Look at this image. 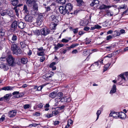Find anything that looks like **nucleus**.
<instances>
[{"instance_id":"obj_1","label":"nucleus","mask_w":128,"mask_h":128,"mask_svg":"<svg viewBox=\"0 0 128 128\" xmlns=\"http://www.w3.org/2000/svg\"><path fill=\"white\" fill-rule=\"evenodd\" d=\"M11 49L14 54H21L22 51L20 48L14 42L11 41Z\"/></svg>"},{"instance_id":"obj_2","label":"nucleus","mask_w":128,"mask_h":128,"mask_svg":"<svg viewBox=\"0 0 128 128\" xmlns=\"http://www.w3.org/2000/svg\"><path fill=\"white\" fill-rule=\"evenodd\" d=\"M58 17L57 16L53 15L51 16L50 17V20L52 22L50 25V26H52V29H54L56 27V25L54 23H57L59 22L58 20Z\"/></svg>"},{"instance_id":"obj_3","label":"nucleus","mask_w":128,"mask_h":128,"mask_svg":"<svg viewBox=\"0 0 128 128\" xmlns=\"http://www.w3.org/2000/svg\"><path fill=\"white\" fill-rule=\"evenodd\" d=\"M6 61L8 63V65L13 66L14 65V59L12 55L8 56L6 59Z\"/></svg>"},{"instance_id":"obj_4","label":"nucleus","mask_w":128,"mask_h":128,"mask_svg":"<svg viewBox=\"0 0 128 128\" xmlns=\"http://www.w3.org/2000/svg\"><path fill=\"white\" fill-rule=\"evenodd\" d=\"M44 19V17L42 14H38L37 20L38 25L39 26L42 23Z\"/></svg>"},{"instance_id":"obj_5","label":"nucleus","mask_w":128,"mask_h":128,"mask_svg":"<svg viewBox=\"0 0 128 128\" xmlns=\"http://www.w3.org/2000/svg\"><path fill=\"white\" fill-rule=\"evenodd\" d=\"M67 12V14H72V13H70L72 10V6L69 3L67 4L65 6Z\"/></svg>"},{"instance_id":"obj_6","label":"nucleus","mask_w":128,"mask_h":128,"mask_svg":"<svg viewBox=\"0 0 128 128\" xmlns=\"http://www.w3.org/2000/svg\"><path fill=\"white\" fill-rule=\"evenodd\" d=\"M40 32L42 34L46 36L49 33V30L46 28H42L40 30Z\"/></svg>"},{"instance_id":"obj_7","label":"nucleus","mask_w":128,"mask_h":128,"mask_svg":"<svg viewBox=\"0 0 128 128\" xmlns=\"http://www.w3.org/2000/svg\"><path fill=\"white\" fill-rule=\"evenodd\" d=\"M59 9L60 13L62 14H64L67 13V12L65 6L64 7L62 6H60L59 8Z\"/></svg>"},{"instance_id":"obj_8","label":"nucleus","mask_w":128,"mask_h":128,"mask_svg":"<svg viewBox=\"0 0 128 128\" xmlns=\"http://www.w3.org/2000/svg\"><path fill=\"white\" fill-rule=\"evenodd\" d=\"M119 113L118 112H112L110 114V116H112L114 118H118V114Z\"/></svg>"},{"instance_id":"obj_9","label":"nucleus","mask_w":128,"mask_h":128,"mask_svg":"<svg viewBox=\"0 0 128 128\" xmlns=\"http://www.w3.org/2000/svg\"><path fill=\"white\" fill-rule=\"evenodd\" d=\"M16 113V110H12L8 112V116L10 118H12L15 116Z\"/></svg>"},{"instance_id":"obj_10","label":"nucleus","mask_w":128,"mask_h":128,"mask_svg":"<svg viewBox=\"0 0 128 128\" xmlns=\"http://www.w3.org/2000/svg\"><path fill=\"white\" fill-rule=\"evenodd\" d=\"M18 26L20 28L22 29L25 27L26 26V24L23 22H18Z\"/></svg>"},{"instance_id":"obj_11","label":"nucleus","mask_w":128,"mask_h":128,"mask_svg":"<svg viewBox=\"0 0 128 128\" xmlns=\"http://www.w3.org/2000/svg\"><path fill=\"white\" fill-rule=\"evenodd\" d=\"M1 68L4 69V70H7L9 68L8 65L7 64L1 63Z\"/></svg>"},{"instance_id":"obj_12","label":"nucleus","mask_w":128,"mask_h":128,"mask_svg":"<svg viewBox=\"0 0 128 128\" xmlns=\"http://www.w3.org/2000/svg\"><path fill=\"white\" fill-rule=\"evenodd\" d=\"M88 22L87 20H84L80 22V25L82 26H85L88 24Z\"/></svg>"},{"instance_id":"obj_13","label":"nucleus","mask_w":128,"mask_h":128,"mask_svg":"<svg viewBox=\"0 0 128 128\" xmlns=\"http://www.w3.org/2000/svg\"><path fill=\"white\" fill-rule=\"evenodd\" d=\"M32 17L28 15L26 16L25 18V20L28 22H32Z\"/></svg>"},{"instance_id":"obj_14","label":"nucleus","mask_w":128,"mask_h":128,"mask_svg":"<svg viewBox=\"0 0 128 128\" xmlns=\"http://www.w3.org/2000/svg\"><path fill=\"white\" fill-rule=\"evenodd\" d=\"M5 34V30L4 28L0 26V36H3Z\"/></svg>"},{"instance_id":"obj_15","label":"nucleus","mask_w":128,"mask_h":128,"mask_svg":"<svg viewBox=\"0 0 128 128\" xmlns=\"http://www.w3.org/2000/svg\"><path fill=\"white\" fill-rule=\"evenodd\" d=\"M57 95V92L54 91L50 93L49 94V96L52 98H55Z\"/></svg>"},{"instance_id":"obj_16","label":"nucleus","mask_w":128,"mask_h":128,"mask_svg":"<svg viewBox=\"0 0 128 128\" xmlns=\"http://www.w3.org/2000/svg\"><path fill=\"white\" fill-rule=\"evenodd\" d=\"M116 86L115 84H114L110 92V94H113L115 93L116 92Z\"/></svg>"},{"instance_id":"obj_17","label":"nucleus","mask_w":128,"mask_h":128,"mask_svg":"<svg viewBox=\"0 0 128 128\" xmlns=\"http://www.w3.org/2000/svg\"><path fill=\"white\" fill-rule=\"evenodd\" d=\"M118 118H120L121 119H123L126 116V114L123 112H118Z\"/></svg>"},{"instance_id":"obj_18","label":"nucleus","mask_w":128,"mask_h":128,"mask_svg":"<svg viewBox=\"0 0 128 128\" xmlns=\"http://www.w3.org/2000/svg\"><path fill=\"white\" fill-rule=\"evenodd\" d=\"M18 24L17 22L16 21H14L11 25V27L12 28H14V29L16 28Z\"/></svg>"},{"instance_id":"obj_19","label":"nucleus","mask_w":128,"mask_h":128,"mask_svg":"<svg viewBox=\"0 0 128 128\" xmlns=\"http://www.w3.org/2000/svg\"><path fill=\"white\" fill-rule=\"evenodd\" d=\"M111 6H106L104 4L100 6V8L101 9H106V10H107L108 9L111 8Z\"/></svg>"},{"instance_id":"obj_20","label":"nucleus","mask_w":128,"mask_h":128,"mask_svg":"<svg viewBox=\"0 0 128 128\" xmlns=\"http://www.w3.org/2000/svg\"><path fill=\"white\" fill-rule=\"evenodd\" d=\"M13 9L15 10V11L16 13V15L18 17L19 15L18 13V11L19 10V8H18V6H16L14 7V8Z\"/></svg>"},{"instance_id":"obj_21","label":"nucleus","mask_w":128,"mask_h":128,"mask_svg":"<svg viewBox=\"0 0 128 128\" xmlns=\"http://www.w3.org/2000/svg\"><path fill=\"white\" fill-rule=\"evenodd\" d=\"M13 87H12L10 86H8L3 88L2 90H12Z\"/></svg>"},{"instance_id":"obj_22","label":"nucleus","mask_w":128,"mask_h":128,"mask_svg":"<svg viewBox=\"0 0 128 128\" xmlns=\"http://www.w3.org/2000/svg\"><path fill=\"white\" fill-rule=\"evenodd\" d=\"M18 39V37L15 34H13L11 40L13 42L16 41Z\"/></svg>"},{"instance_id":"obj_23","label":"nucleus","mask_w":128,"mask_h":128,"mask_svg":"<svg viewBox=\"0 0 128 128\" xmlns=\"http://www.w3.org/2000/svg\"><path fill=\"white\" fill-rule=\"evenodd\" d=\"M98 62H96L95 63L92 64V65L91 66V67L92 68H98Z\"/></svg>"},{"instance_id":"obj_24","label":"nucleus","mask_w":128,"mask_h":128,"mask_svg":"<svg viewBox=\"0 0 128 128\" xmlns=\"http://www.w3.org/2000/svg\"><path fill=\"white\" fill-rule=\"evenodd\" d=\"M11 4L14 6H16L18 3V0H14L11 1Z\"/></svg>"},{"instance_id":"obj_25","label":"nucleus","mask_w":128,"mask_h":128,"mask_svg":"<svg viewBox=\"0 0 128 128\" xmlns=\"http://www.w3.org/2000/svg\"><path fill=\"white\" fill-rule=\"evenodd\" d=\"M8 12V10H4L3 11L0 13V14L1 16H4L5 15H7V12Z\"/></svg>"},{"instance_id":"obj_26","label":"nucleus","mask_w":128,"mask_h":128,"mask_svg":"<svg viewBox=\"0 0 128 128\" xmlns=\"http://www.w3.org/2000/svg\"><path fill=\"white\" fill-rule=\"evenodd\" d=\"M99 3V2L98 0H94L90 4V6H93L95 4H98Z\"/></svg>"},{"instance_id":"obj_27","label":"nucleus","mask_w":128,"mask_h":128,"mask_svg":"<svg viewBox=\"0 0 128 128\" xmlns=\"http://www.w3.org/2000/svg\"><path fill=\"white\" fill-rule=\"evenodd\" d=\"M77 2V5L78 6H80L83 4V2L82 0H76Z\"/></svg>"},{"instance_id":"obj_28","label":"nucleus","mask_w":128,"mask_h":128,"mask_svg":"<svg viewBox=\"0 0 128 128\" xmlns=\"http://www.w3.org/2000/svg\"><path fill=\"white\" fill-rule=\"evenodd\" d=\"M30 13L31 14L34 15L35 16H36L38 15V13L37 11L35 10H31L30 11Z\"/></svg>"},{"instance_id":"obj_29","label":"nucleus","mask_w":128,"mask_h":128,"mask_svg":"<svg viewBox=\"0 0 128 128\" xmlns=\"http://www.w3.org/2000/svg\"><path fill=\"white\" fill-rule=\"evenodd\" d=\"M23 10L24 11V12L26 13L27 14H29V12L27 6L26 5H24V6Z\"/></svg>"},{"instance_id":"obj_30","label":"nucleus","mask_w":128,"mask_h":128,"mask_svg":"<svg viewBox=\"0 0 128 128\" xmlns=\"http://www.w3.org/2000/svg\"><path fill=\"white\" fill-rule=\"evenodd\" d=\"M33 9L36 10L37 11L38 10V5L35 3H34L33 5Z\"/></svg>"},{"instance_id":"obj_31","label":"nucleus","mask_w":128,"mask_h":128,"mask_svg":"<svg viewBox=\"0 0 128 128\" xmlns=\"http://www.w3.org/2000/svg\"><path fill=\"white\" fill-rule=\"evenodd\" d=\"M21 62L23 64H26L27 62V59L24 58H22L21 59Z\"/></svg>"},{"instance_id":"obj_32","label":"nucleus","mask_w":128,"mask_h":128,"mask_svg":"<svg viewBox=\"0 0 128 128\" xmlns=\"http://www.w3.org/2000/svg\"><path fill=\"white\" fill-rule=\"evenodd\" d=\"M106 14L108 16H112L113 15V14L112 13L108 10H106Z\"/></svg>"},{"instance_id":"obj_33","label":"nucleus","mask_w":128,"mask_h":128,"mask_svg":"<svg viewBox=\"0 0 128 128\" xmlns=\"http://www.w3.org/2000/svg\"><path fill=\"white\" fill-rule=\"evenodd\" d=\"M12 94H6L4 96V98H5V100H7L8 99L9 96H11Z\"/></svg>"},{"instance_id":"obj_34","label":"nucleus","mask_w":128,"mask_h":128,"mask_svg":"<svg viewBox=\"0 0 128 128\" xmlns=\"http://www.w3.org/2000/svg\"><path fill=\"white\" fill-rule=\"evenodd\" d=\"M32 31L36 35H38L40 34V31L38 30H33Z\"/></svg>"},{"instance_id":"obj_35","label":"nucleus","mask_w":128,"mask_h":128,"mask_svg":"<svg viewBox=\"0 0 128 128\" xmlns=\"http://www.w3.org/2000/svg\"><path fill=\"white\" fill-rule=\"evenodd\" d=\"M19 93V92H14L12 93V94L13 95H16V97L18 98L19 97H20V95H18V94Z\"/></svg>"},{"instance_id":"obj_36","label":"nucleus","mask_w":128,"mask_h":128,"mask_svg":"<svg viewBox=\"0 0 128 128\" xmlns=\"http://www.w3.org/2000/svg\"><path fill=\"white\" fill-rule=\"evenodd\" d=\"M68 40H67L64 38H63L62 40L61 41L62 42L66 43L69 41V40H70L71 38H68Z\"/></svg>"},{"instance_id":"obj_37","label":"nucleus","mask_w":128,"mask_h":128,"mask_svg":"<svg viewBox=\"0 0 128 128\" xmlns=\"http://www.w3.org/2000/svg\"><path fill=\"white\" fill-rule=\"evenodd\" d=\"M110 64H106L104 66V71H106L110 65Z\"/></svg>"},{"instance_id":"obj_38","label":"nucleus","mask_w":128,"mask_h":128,"mask_svg":"<svg viewBox=\"0 0 128 128\" xmlns=\"http://www.w3.org/2000/svg\"><path fill=\"white\" fill-rule=\"evenodd\" d=\"M101 111L100 110H98L97 111L96 114L97 116L96 119V120L98 118L100 114H101Z\"/></svg>"},{"instance_id":"obj_39","label":"nucleus","mask_w":128,"mask_h":128,"mask_svg":"<svg viewBox=\"0 0 128 128\" xmlns=\"http://www.w3.org/2000/svg\"><path fill=\"white\" fill-rule=\"evenodd\" d=\"M44 51H40V52H38L37 54L39 56H42L44 54Z\"/></svg>"},{"instance_id":"obj_40","label":"nucleus","mask_w":128,"mask_h":128,"mask_svg":"<svg viewBox=\"0 0 128 128\" xmlns=\"http://www.w3.org/2000/svg\"><path fill=\"white\" fill-rule=\"evenodd\" d=\"M60 99V101L62 102H66L67 98L66 97H63Z\"/></svg>"},{"instance_id":"obj_41","label":"nucleus","mask_w":128,"mask_h":128,"mask_svg":"<svg viewBox=\"0 0 128 128\" xmlns=\"http://www.w3.org/2000/svg\"><path fill=\"white\" fill-rule=\"evenodd\" d=\"M126 74L125 75L124 74H120L119 75V76L122 78V79H124L125 80V78L124 77V75H125L126 76V74H128V73L126 72Z\"/></svg>"},{"instance_id":"obj_42","label":"nucleus","mask_w":128,"mask_h":128,"mask_svg":"<svg viewBox=\"0 0 128 128\" xmlns=\"http://www.w3.org/2000/svg\"><path fill=\"white\" fill-rule=\"evenodd\" d=\"M60 98H56L55 99V102H56L55 105L57 106L58 104V102H59L60 101Z\"/></svg>"},{"instance_id":"obj_43","label":"nucleus","mask_w":128,"mask_h":128,"mask_svg":"<svg viewBox=\"0 0 128 128\" xmlns=\"http://www.w3.org/2000/svg\"><path fill=\"white\" fill-rule=\"evenodd\" d=\"M8 12H7V15L9 16H11L13 14L12 11L11 10H8Z\"/></svg>"},{"instance_id":"obj_44","label":"nucleus","mask_w":128,"mask_h":128,"mask_svg":"<svg viewBox=\"0 0 128 128\" xmlns=\"http://www.w3.org/2000/svg\"><path fill=\"white\" fill-rule=\"evenodd\" d=\"M58 112L56 110L52 112V113L54 116H56L58 114Z\"/></svg>"},{"instance_id":"obj_45","label":"nucleus","mask_w":128,"mask_h":128,"mask_svg":"<svg viewBox=\"0 0 128 128\" xmlns=\"http://www.w3.org/2000/svg\"><path fill=\"white\" fill-rule=\"evenodd\" d=\"M106 49H107L106 50L107 51H110L111 49L112 48V46H106L105 47Z\"/></svg>"},{"instance_id":"obj_46","label":"nucleus","mask_w":128,"mask_h":128,"mask_svg":"<svg viewBox=\"0 0 128 128\" xmlns=\"http://www.w3.org/2000/svg\"><path fill=\"white\" fill-rule=\"evenodd\" d=\"M40 125V124H36L35 123H33L32 124H30L29 126H31V127H32V126L36 127V126H38V125Z\"/></svg>"},{"instance_id":"obj_47","label":"nucleus","mask_w":128,"mask_h":128,"mask_svg":"<svg viewBox=\"0 0 128 128\" xmlns=\"http://www.w3.org/2000/svg\"><path fill=\"white\" fill-rule=\"evenodd\" d=\"M30 107V105L29 104H26L24 106V109L28 108Z\"/></svg>"},{"instance_id":"obj_48","label":"nucleus","mask_w":128,"mask_h":128,"mask_svg":"<svg viewBox=\"0 0 128 128\" xmlns=\"http://www.w3.org/2000/svg\"><path fill=\"white\" fill-rule=\"evenodd\" d=\"M113 56V54L112 53H111L108 55L107 56H106L105 57V58L106 57H108L109 58H111Z\"/></svg>"},{"instance_id":"obj_49","label":"nucleus","mask_w":128,"mask_h":128,"mask_svg":"<svg viewBox=\"0 0 128 128\" xmlns=\"http://www.w3.org/2000/svg\"><path fill=\"white\" fill-rule=\"evenodd\" d=\"M63 94L61 92H59L57 96L60 97L59 98H60L62 96Z\"/></svg>"},{"instance_id":"obj_50","label":"nucleus","mask_w":128,"mask_h":128,"mask_svg":"<svg viewBox=\"0 0 128 128\" xmlns=\"http://www.w3.org/2000/svg\"><path fill=\"white\" fill-rule=\"evenodd\" d=\"M33 115L35 116H40V113L39 112H36L33 114Z\"/></svg>"},{"instance_id":"obj_51","label":"nucleus","mask_w":128,"mask_h":128,"mask_svg":"<svg viewBox=\"0 0 128 128\" xmlns=\"http://www.w3.org/2000/svg\"><path fill=\"white\" fill-rule=\"evenodd\" d=\"M45 59V57L44 56H42L40 57V61L41 62H43Z\"/></svg>"},{"instance_id":"obj_52","label":"nucleus","mask_w":128,"mask_h":128,"mask_svg":"<svg viewBox=\"0 0 128 128\" xmlns=\"http://www.w3.org/2000/svg\"><path fill=\"white\" fill-rule=\"evenodd\" d=\"M20 44L21 46V47L22 48L25 46L26 45L25 44L22 42H21L20 43Z\"/></svg>"},{"instance_id":"obj_53","label":"nucleus","mask_w":128,"mask_h":128,"mask_svg":"<svg viewBox=\"0 0 128 128\" xmlns=\"http://www.w3.org/2000/svg\"><path fill=\"white\" fill-rule=\"evenodd\" d=\"M34 0H27V4H31Z\"/></svg>"},{"instance_id":"obj_54","label":"nucleus","mask_w":128,"mask_h":128,"mask_svg":"<svg viewBox=\"0 0 128 128\" xmlns=\"http://www.w3.org/2000/svg\"><path fill=\"white\" fill-rule=\"evenodd\" d=\"M73 123V121L71 120H69L68 121V124L70 125L72 124Z\"/></svg>"},{"instance_id":"obj_55","label":"nucleus","mask_w":128,"mask_h":128,"mask_svg":"<svg viewBox=\"0 0 128 128\" xmlns=\"http://www.w3.org/2000/svg\"><path fill=\"white\" fill-rule=\"evenodd\" d=\"M56 64V62H53L51 63L50 66V68H52V67L54 66Z\"/></svg>"},{"instance_id":"obj_56","label":"nucleus","mask_w":128,"mask_h":128,"mask_svg":"<svg viewBox=\"0 0 128 128\" xmlns=\"http://www.w3.org/2000/svg\"><path fill=\"white\" fill-rule=\"evenodd\" d=\"M43 104L41 103L38 106V107L40 108H42L43 107Z\"/></svg>"},{"instance_id":"obj_57","label":"nucleus","mask_w":128,"mask_h":128,"mask_svg":"<svg viewBox=\"0 0 128 128\" xmlns=\"http://www.w3.org/2000/svg\"><path fill=\"white\" fill-rule=\"evenodd\" d=\"M90 29V28L88 26H86L84 28V30L86 31H88Z\"/></svg>"},{"instance_id":"obj_58","label":"nucleus","mask_w":128,"mask_h":128,"mask_svg":"<svg viewBox=\"0 0 128 128\" xmlns=\"http://www.w3.org/2000/svg\"><path fill=\"white\" fill-rule=\"evenodd\" d=\"M73 31L74 34H76L78 32V29H74L73 30Z\"/></svg>"},{"instance_id":"obj_59","label":"nucleus","mask_w":128,"mask_h":128,"mask_svg":"<svg viewBox=\"0 0 128 128\" xmlns=\"http://www.w3.org/2000/svg\"><path fill=\"white\" fill-rule=\"evenodd\" d=\"M112 38V36H110L109 35L108 36H107L106 37V40H108L110 39H111Z\"/></svg>"},{"instance_id":"obj_60","label":"nucleus","mask_w":128,"mask_h":128,"mask_svg":"<svg viewBox=\"0 0 128 128\" xmlns=\"http://www.w3.org/2000/svg\"><path fill=\"white\" fill-rule=\"evenodd\" d=\"M120 34H123L125 33V30H124L122 29L120 31Z\"/></svg>"},{"instance_id":"obj_61","label":"nucleus","mask_w":128,"mask_h":128,"mask_svg":"<svg viewBox=\"0 0 128 128\" xmlns=\"http://www.w3.org/2000/svg\"><path fill=\"white\" fill-rule=\"evenodd\" d=\"M5 119V117L4 116H2V117L0 118V120L2 121L4 120Z\"/></svg>"},{"instance_id":"obj_62","label":"nucleus","mask_w":128,"mask_h":128,"mask_svg":"<svg viewBox=\"0 0 128 128\" xmlns=\"http://www.w3.org/2000/svg\"><path fill=\"white\" fill-rule=\"evenodd\" d=\"M38 50L39 51H44L45 50H44L43 49V48L42 47H40L39 48H38Z\"/></svg>"},{"instance_id":"obj_63","label":"nucleus","mask_w":128,"mask_h":128,"mask_svg":"<svg viewBox=\"0 0 128 128\" xmlns=\"http://www.w3.org/2000/svg\"><path fill=\"white\" fill-rule=\"evenodd\" d=\"M116 36H119L121 34L120 32H118L117 30H116Z\"/></svg>"},{"instance_id":"obj_64","label":"nucleus","mask_w":128,"mask_h":128,"mask_svg":"<svg viewBox=\"0 0 128 128\" xmlns=\"http://www.w3.org/2000/svg\"><path fill=\"white\" fill-rule=\"evenodd\" d=\"M78 52V51L76 50H73L72 52V53L73 54H76Z\"/></svg>"}]
</instances>
